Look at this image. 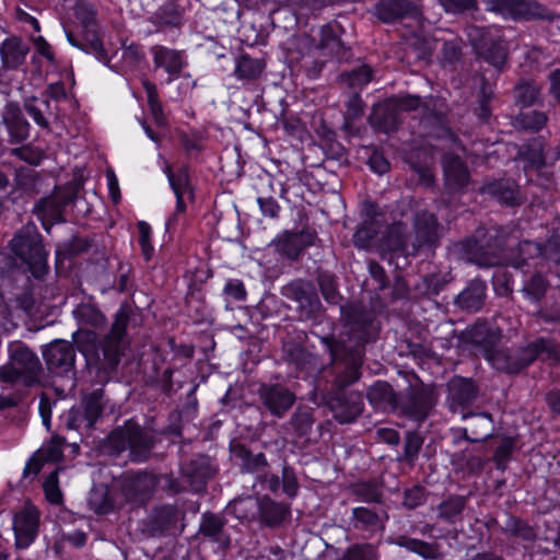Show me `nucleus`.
<instances>
[{"instance_id":"nucleus-1","label":"nucleus","mask_w":560,"mask_h":560,"mask_svg":"<svg viewBox=\"0 0 560 560\" xmlns=\"http://www.w3.org/2000/svg\"><path fill=\"white\" fill-rule=\"evenodd\" d=\"M365 219L353 235L354 245L359 248L376 247L381 254H394L398 256H410L417 253L420 245L433 243L438 237V223L432 214L422 212L415 219V230L418 244L409 245L405 240V226L395 223L389 226L386 233L376 240L381 220L375 215V207L372 203L364 205Z\"/></svg>"},{"instance_id":"nucleus-2","label":"nucleus","mask_w":560,"mask_h":560,"mask_svg":"<svg viewBox=\"0 0 560 560\" xmlns=\"http://www.w3.org/2000/svg\"><path fill=\"white\" fill-rule=\"evenodd\" d=\"M73 315L82 326L73 334V339L79 351L85 357L89 363L97 362L101 352L105 360L110 364L118 361L120 343L127 327V317L120 314L116 317L110 332L103 345L100 343L96 334L84 327H100L104 323L102 313L91 304H81L74 311Z\"/></svg>"},{"instance_id":"nucleus-3","label":"nucleus","mask_w":560,"mask_h":560,"mask_svg":"<svg viewBox=\"0 0 560 560\" xmlns=\"http://www.w3.org/2000/svg\"><path fill=\"white\" fill-rule=\"evenodd\" d=\"M339 34L340 26L337 23H328L312 28L307 35L294 38L289 49H294L302 56L313 55L316 58L328 57L340 61L347 59L348 52Z\"/></svg>"},{"instance_id":"nucleus-4","label":"nucleus","mask_w":560,"mask_h":560,"mask_svg":"<svg viewBox=\"0 0 560 560\" xmlns=\"http://www.w3.org/2000/svg\"><path fill=\"white\" fill-rule=\"evenodd\" d=\"M10 361L0 366V381L7 384L22 382L33 385L39 381L40 362L37 355L21 342L9 346Z\"/></svg>"},{"instance_id":"nucleus-5","label":"nucleus","mask_w":560,"mask_h":560,"mask_svg":"<svg viewBox=\"0 0 560 560\" xmlns=\"http://www.w3.org/2000/svg\"><path fill=\"white\" fill-rule=\"evenodd\" d=\"M560 360V350L550 340L539 339L529 345L516 359L505 351H497L489 358L493 368L508 373H516L535 359Z\"/></svg>"},{"instance_id":"nucleus-6","label":"nucleus","mask_w":560,"mask_h":560,"mask_svg":"<svg viewBox=\"0 0 560 560\" xmlns=\"http://www.w3.org/2000/svg\"><path fill=\"white\" fill-rule=\"evenodd\" d=\"M110 447L119 453L127 447L130 450V458L135 462L147 459L152 447V438L138 424L127 422L124 428L115 430L108 438Z\"/></svg>"},{"instance_id":"nucleus-7","label":"nucleus","mask_w":560,"mask_h":560,"mask_svg":"<svg viewBox=\"0 0 560 560\" xmlns=\"http://www.w3.org/2000/svg\"><path fill=\"white\" fill-rule=\"evenodd\" d=\"M11 248L36 276L46 265L47 253L40 240V235L33 225L25 226L11 241Z\"/></svg>"},{"instance_id":"nucleus-8","label":"nucleus","mask_w":560,"mask_h":560,"mask_svg":"<svg viewBox=\"0 0 560 560\" xmlns=\"http://www.w3.org/2000/svg\"><path fill=\"white\" fill-rule=\"evenodd\" d=\"M467 35L476 52L487 62L495 68H500L504 65L506 51L501 45L499 30H485L478 26H470L467 30Z\"/></svg>"},{"instance_id":"nucleus-9","label":"nucleus","mask_w":560,"mask_h":560,"mask_svg":"<svg viewBox=\"0 0 560 560\" xmlns=\"http://www.w3.org/2000/svg\"><path fill=\"white\" fill-rule=\"evenodd\" d=\"M420 105V98L417 96H406L400 98H390L376 105L371 115V122L376 128L388 132L393 130L398 122L396 112L412 110Z\"/></svg>"},{"instance_id":"nucleus-10","label":"nucleus","mask_w":560,"mask_h":560,"mask_svg":"<svg viewBox=\"0 0 560 560\" xmlns=\"http://www.w3.org/2000/svg\"><path fill=\"white\" fill-rule=\"evenodd\" d=\"M552 234L548 237L545 246L538 243L525 241L520 244V258L512 261L515 267H522L527 258L546 256L560 262V221L552 226Z\"/></svg>"},{"instance_id":"nucleus-11","label":"nucleus","mask_w":560,"mask_h":560,"mask_svg":"<svg viewBox=\"0 0 560 560\" xmlns=\"http://www.w3.org/2000/svg\"><path fill=\"white\" fill-rule=\"evenodd\" d=\"M43 355L52 373L62 375L72 371L75 353L70 342L56 340L43 351Z\"/></svg>"},{"instance_id":"nucleus-12","label":"nucleus","mask_w":560,"mask_h":560,"mask_svg":"<svg viewBox=\"0 0 560 560\" xmlns=\"http://www.w3.org/2000/svg\"><path fill=\"white\" fill-rule=\"evenodd\" d=\"M102 409V393L96 390L84 398L81 407L70 410L67 425L70 429L91 428L98 419Z\"/></svg>"},{"instance_id":"nucleus-13","label":"nucleus","mask_w":560,"mask_h":560,"mask_svg":"<svg viewBox=\"0 0 560 560\" xmlns=\"http://www.w3.org/2000/svg\"><path fill=\"white\" fill-rule=\"evenodd\" d=\"M38 529V512L34 506H25L15 514L13 530L19 548H27L35 539Z\"/></svg>"},{"instance_id":"nucleus-14","label":"nucleus","mask_w":560,"mask_h":560,"mask_svg":"<svg viewBox=\"0 0 560 560\" xmlns=\"http://www.w3.org/2000/svg\"><path fill=\"white\" fill-rule=\"evenodd\" d=\"M155 487V479L149 474L128 475L121 485V495L132 505L142 504Z\"/></svg>"},{"instance_id":"nucleus-15","label":"nucleus","mask_w":560,"mask_h":560,"mask_svg":"<svg viewBox=\"0 0 560 560\" xmlns=\"http://www.w3.org/2000/svg\"><path fill=\"white\" fill-rule=\"evenodd\" d=\"M259 397L264 406L276 417L281 418L294 404L295 396L281 385H262Z\"/></svg>"},{"instance_id":"nucleus-16","label":"nucleus","mask_w":560,"mask_h":560,"mask_svg":"<svg viewBox=\"0 0 560 560\" xmlns=\"http://www.w3.org/2000/svg\"><path fill=\"white\" fill-rule=\"evenodd\" d=\"M330 408L340 423H348L362 412L363 399L358 393L339 394L331 399Z\"/></svg>"},{"instance_id":"nucleus-17","label":"nucleus","mask_w":560,"mask_h":560,"mask_svg":"<svg viewBox=\"0 0 560 560\" xmlns=\"http://www.w3.org/2000/svg\"><path fill=\"white\" fill-rule=\"evenodd\" d=\"M151 51L155 68H161L168 74L167 83L179 75L185 66L184 58L179 51L160 45L152 47Z\"/></svg>"},{"instance_id":"nucleus-18","label":"nucleus","mask_w":560,"mask_h":560,"mask_svg":"<svg viewBox=\"0 0 560 560\" xmlns=\"http://www.w3.org/2000/svg\"><path fill=\"white\" fill-rule=\"evenodd\" d=\"M75 15L84 28V38L91 45L95 52L104 50L103 43L95 30V12L90 2H78L75 5Z\"/></svg>"},{"instance_id":"nucleus-19","label":"nucleus","mask_w":560,"mask_h":560,"mask_svg":"<svg viewBox=\"0 0 560 560\" xmlns=\"http://www.w3.org/2000/svg\"><path fill=\"white\" fill-rule=\"evenodd\" d=\"M61 447L62 440L60 438H52L28 460L24 468V476L36 475L40 470L43 462L59 460L62 454Z\"/></svg>"},{"instance_id":"nucleus-20","label":"nucleus","mask_w":560,"mask_h":560,"mask_svg":"<svg viewBox=\"0 0 560 560\" xmlns=\"http://www.w3.org/2000/svg\"><path fill=\"white\" fill-rule=\"evenodd\" d=\"M212 474L209 459L205 457L196 458L183 468V475L195 491L202 490Z\"/></svg>"},{"instance_id":"nucleus-21","label":"nucleus","mask_w":560,"mask_h":560,"mask_svg":"<svg viewBox=\"0 0 560 560\" xmlns=\"http://www.w3.org/2000/svg\"><path fill=\"white\" fill-rule=\"evenodd\" d=\"M446 185L451 189H459L468 182V172L457 156L446 155L443 161Z\"/></svg>"},{"instance_id":"nucleus-22","label":"nucleus","mask_w":560,"mask_h":560,"mask_svg":"<svg viewBox=\"0 0 560 560\" xmlns=\"http://www.w3.org/2000/svg\"><path fill=\"white\" fill-rule=\"evenodd\" d=\"M27 54V47L18 38L4 40L0 46V55L7 68H15L21 65Z\"/></svg>"},{"instance_id":"nucleus-23","label":"nucleus","mask_w":560,"mask_h":560,"mask_svg":"<svg viewBox=\"0 0 560 560\" xmlns=\"http://www.w3.org/2000/svg\"><path fill=\"white\" fill-rule=\"evenodd\" d=\"M170 185L176 196V212L185 211L184 199L191 196V189L188 185V175L185 170H179L176 174L167 172Z\"/></svg>"},{"instance_id":"nucleus-24","label":"nucleus","mask_w":560,"mask_h":560,"mask_svg":"<svg viewBox=\"0 0 560 560\" xmlns=\"http://www.w3.org/2000/svg\"><path fill=\"white\" fill-rule=\"evenodd\" d=\"M485 192L492 195L500 202L512 206L520 201L516 185L511 182H495L485 187Z\"/></svg>"},{"instance_id":"nucleus-25","label":"nucleus","mask_w":560,"mask_h":560,"mask_svg":"<svg viewBox=\"0 0 560 560\" xmlns=\"http://www.w3.org/2000/svg\"><path fill=\"white\" fill-rule=\"evenodd\" d=\"M485 294V283L474 282L458 295L457 303L460 307L468 311H477L482 304Z\"/></svg>"},{"instance_id":"nucleus-26","label":"nucleus","mask_w":560,"mask_h":560,"mask_svg":"<svg viewBox=\"0 0 560 560\" xmlns=\"http://www.w3.org/2000/svg\"><path fill=\"white\" fill-rule=\"evenodd\" d=\"M88 502L91 510L97 514L109 513L118 506V503L113 501L109 490L104 486L93 488Z\"/></svg>"},{"instance_id":"nucleus-27","label":"nucleus","mask_w":560,"mask_h":560,"mask_svg":"<svg viewBox=\"0 0 560 560\" xmlns=\"http://www.w3.org/2000/svg\"><path fill=\"white\" fill-rule=\"evenodd\" d=\"M222 528L223 521L219 516L213 514L203 515L200 524V533L218 542L221 547H226L229 539L222 533Z\"/></svg>"},{"instance_id":"nucleus-28","label":"nucleus","mask_w":560,"mask_h":560,"mask_svg":"<svg viewBox=\"0 0 560 560\" xmlns=\"http://www.w3.org/2000/svg\"><path fill=\"white\" fill-rule=\"evenodd\" d=\"M450 397L459 405L471 401L475 397V386L471 381L455 377L448 383Z\"/></svg>"},{"instance_id":"nucleus-29","label":"nucleus","mask_w":560,"mask_h":560,"mask_svg":"<svg viewBox=\"0 0 560 560\" xmlns=\"http://www.w3.org/2000/svg\"><path fill=\"white\" fill-rule=\"evenodd\" d=\"M489 11L501 14L504 19H518L524 16L526 19L536 16L528 14L527 8L534 2H490Z\"/></svg>"},{"instance_id":"nucleus-30","label":"nucleus","mask_w":560,"mask_h":560,"mask_svg":"<svg viewBox=\"0 0 560 560\" xmlns=\"http://www.w3.org/2000/svg\"><path fill=\"white\" fill-rule=\"evenodd\" d=\"M264 68L265 63L260 59L244 55L237 59L234 73L241 80H255L261 74Z\"/></svg>"},{"instance_id":"nucleus-31","label":"nucleus","mask_w":560,"mask_h":560,"mask_svg":"<svg viewBox=\"0 0 560 560\" xmlns=\"http://www.w3.org/2000/svg\"><path fill=\"white\" fill-rule=\"evenodd\" d=\"M303 236L299 233L284 232L276 240L277 249L290 258L299 255L303 247Z\"/></svg>"},{"instance_id":"nucleus-32","label":"nucleus","mask_w":560,"mask_h":560,"mask_svg":"<svg viewBox=\"0 0 560 560\" xmlns=\"http://www.w3.org/2000/svg\"><path fill=\"white\" fill-rule=\"evenodd\" d=\"M261 503L257 499L247 497L233 501L231 509L240 520H252L260 513Z\"/></svg>"},{"instance_id":"nucleus-33","label":"nucleus","mask_w":560,"mask_h":560,"mask_svg":"<svg viewBox=\"0 0 560 560\" xmlns=\"http://www.w3.org/2000/svg\"><path fill=\"white\" fill-rule=\"evenodd\" d=\"M142 84L148 96V104L153 120L158 126H164L166 124V118L163 114L161 103L159 102L156 86L147 80H144Z\"/></svg>"},{"instance_id":"nucleus-34","label":"nucleus","mask_w":560,"mask_h":560,"mask_svg":"<svg viewBox=\"0 0 560 560\" xmlns=\"http://www.w3.org/2000/svg\"><path fill=\"white\" fill-rule=\"evenodd\" d=\"M153 21L164 25H178L182 21V11L176 2H164L154 14Z\"/></svg>"},{"instance_id":"nucleus-35","label":"nucleus","mask_w":560,"mask_h":560,"mask_svg":"<svg viewBox=\"0 0 560 560\" xmlns=\"http://www.w3.org/2000/svg\"><path fill=\"white\" fill-rule=\"evenodd\" d=\"M288 510L284 505L272 501H264L260 505L261 517L270 525L280 523L285 518Z\"/></svg>"},{"instance_id":"nucleus-36","label":"nucleus","mask_w":560,"mask_h":560,"mask_svg":"<svg viewBox=\"0 0 560 560\" xmlns=\"http://www.w3.org/2000/svg\"><path fill=\"white\" fill-rule=\"evenodd\" d=\"M547 121V117L541 112H527V113H521L516 117V126L525 129V130H532L536 131L539 130L545 126Z\"/></svg>"},{"instance_id":"nucleus-37","label":"nucleus","mask_w":560,"mask_h":560,"mask_svg":"<svg viewBox=\"0 0 560 560\" xmlns=\"http://www.w3.org/2000/svg\"><path fill=\"white\" fill-rule=\"evenodd\" d=\"M396 544L427 559L436 557V549L432 545L418 539L400 538L396 541Z\"/></svg>"},{"instance_id":"nucleus-38","label":"nucleus","mask_w":560,"mask_h":560,"mask_svg":"<svg viewBox=\"0 0 560 560\" xmlns=\"http://www.w3.org/2000/svg\"><path fill=\"white\" fill-rule=\"evenodd\" d=\"M406 2H377L374 13L384 22H393L401 16V8Z\"/></svg>"},{"instance_id":"nucleus-39","label":"nucleus","mask_w":560,"mask_h":560,"mask_svg":"<svg viewBox=\"0 0 560 560\" xmlns=\"http://www.w3.org/2000/svg\"><path fill=\"white\" fill-rule=\"evenodd\" d=\"M539 95L538 88L533 83H521L515 88L516 102L522 106L534 104Z\"/></svg>"},{"instance_id":"nucleus-40","label":"nucleus","mask_w":560,"mask_h":560,"mask_svg":"<svg viewBox=\"0 0 560 560\" xmlns=\"http://www.w3.org/2000/svg\"><path fill=\"white\" fill-rule=\"evenodd\" d=\"M57 475L58 470L51 472L43 485L45 497L52 504H59L62 501V494L58 486Z\"/></svg>"},{"instance_id":"nucleus-41","label":"nucleus","mask_w":560,"mask_h":560,"mask_svg":"<svg viewBox=\"0 0 560 560\" xmlns=\"http://www.w3.org/2000/svg\"><path fill=\"white\" fill-rule=\"evenodd\" d=\"M345 80L351 88H361L372 80V70L368 66H362L345 75Z\"/></svg>"},{"instance_id":"nucleus-42","label":"nucleus","mask_w":560,"mask_h":560,"mask_svg":"<svg viewBox=\"0 0 560 560\" xmlns=\"http://www.w3.org/2000/svg\"><path fill=\"white\" fill-rule=\"evenodd\" d=\"M465 506V500L462 497L450 498L439 506L440 516L451 520L458 515Z\"/></svg>"},{"instance_id":"nucleus-43","label":"nucleus","mask_w":560,"mask_h":560,"mask_svg":"<svg viewBox=\"0 0 560 560\" xmlns=\"http://www.w3.org/2000/svg\"><path fill=\"white\" fill-rule=\"evenodd\" d=\"M547 289V282L540 275H535L524 287V292L532 301L540 300Z\"/></svg>"},{"instance_id":"nucleus-44","label":"nucleus","mask_w":560,"mask_h":560,"mask_svg":"<svg viewBox=\"0 0 560 560\" xmlns=\"http://www.w3.org/2000/svg\"><path fill=\"white\" fill-rule=\"evenodd\" d=\"M142 59L143 52L138 46L130 45L122 49L121 61L126 70L135 69Z\"/></svg>"},{"instance_id":"nucleus-45","label":"nucleus","mask_w":560,"mask_h":560,"mask_svg":"<svg viewBox=\"0 0 560 560\" xmlns=\"http://www.w3.org/2000/svg\"><path fill=\"white\" fill-rule=\"evenodd\" d=\"M392 396L390 387L385 382H377L368 390V398L372 404H380L389 400Z\"/></svg>"},{"instance_id":"nucleus-46","label":"nucleus","mask_w":560,"mask_h":560,"mask_svg":"<svg viewBox=\"0 0 560 560\" xmlns=\"http://www.w3.org/2000/svg\"><path fill=\"white\" fill-rule=\"evenodd\" d=\"M470 259L480 267H490L503 262L498 254H495L494 252H483L481 246L478 249H476Z\"/></svg>"},{"instance_id":"nucleus-47","label":"nucleus","mask_w":560,"mask_h":560,"mask_svg":"<svg viewBox=\"0 0 560 560\" xmlns=\"http://www.w3.org/2000/svg\"><path fill=\"white\" fill-rule=\"evenodd\" d=\"M138 231L142 254L147 259H150L153 254V246L150 243L151 228L147 222L141 221L138 223Z\"/></svg>"},{"instance_id":"nucleus-48","label":"nucleus","mask_w":560,"mask_h":560,"mask_svg":"<svg viewBox=\"0 0 560 560\" xmlns=\"http://www.w3.org/2000/svg\"><path fill=\"white\" fill-rule=\"evenodd\" d=\"M345 560H377V556L370 545L355 546L348 551Z\"/></svg>"},{"instance_id":"nucleus-49","label":"nucleus","mask_w":560,"mask_h":560,"mask_svg":"<svg viewBox=\"0 0 560 560\" xmlns=\"http://www.w3.org/2000/svg\"><path fill=\"white\" fill-rule=\"evenodd\" d=\"M224 294L234 301H244L246 290L243 282L238 279H230L224 285Z\"/></svg>"},{"instance_id":"nucleus-50","label":"nucleus","mask_w":560,"mask_h":560,"mask_svg":"<svg viewBox=\"0 0 560 560\" xmlns=\"http://www.w3.org/2000/svg\"><path fill=\"white\" fill-rule=\"evenodd\" d=\"M319 285L325 300L329 303L338 302V294L332 277L324 275L319 278Z\"/></svg>"},{"instance_id":"nucleus-51","label":"nucleus","mask_w":560,"mask_h":560,"mask_svg":"<svg viewBox=\"0 0 560 560\" xmlns=\"http://www.w3.org/2000/svg\"><path fill=\"white\" fill-rule=\"evenodd\" d=\"M258 205L262 214L270 218L278 217L280 206L273 198H258Z\"/></svg>"},{"instance_id":"nucleus-52","label":"nucleus","mask_w":560,"mask_h":560,"mask_svg":"<svg viewBox=\"0 0 560 560\" xmlns=\"http://www.w3.org/2000/svg\"><path fill=\"white\" fill-rule=\"evenodd\" d=\"M422 445V439L417 433H408L406 436L405 451L410 458L416 456Z\"/></svg>"},{"instance_id":"nucleus-53","label":"nucleus","mask_w":560,"mask_h":560,"mask_svg":"<svg viewBox=\"0 0 560 560\" xmlns=\"http://www.w3.org/2000/svg\"><path fill=\"white\" fill-rule=\"evenodd\" d=\"M371 170L377 174H384L388 171L389 164L387 160L380 153H373L369 159Z\"/></svg>"},{"instance_id":"nucleus-54","label":"nucleus","mask_w":560,"mask_h":560,"mask_svg":"<svg viewBox=\"0 0 560 560\" xmlns=\"http://www.w3.org/2000/svg\"><path fill=\"white\" fill-rule=\"evenodd\" d=\"M423 500V492L419 488L411 489L409 491H406L405 498H404V504L407 508H416L419 504H421Z\"/></svg>"},{"instance_id":"nucleus-55","label":"nucleus","mask_w":560,"mask_h":560,"mask_svg":"<svg viewBox=\"0 0 560 560\" xmlns=\"http://www.w3.org/2000/svg\"><path fill=\"white\" fill-rule=\"evenodd\" d=\"M513 447L514 441L511 438L504 439L495 452V459L499 463L504 462L510 456Z\"/></svg>"},{"instance_id":"nucleus-56","label":"nucleus","mask_w":560,"mask_h":560,"mask_svg":"<svg viewBox=\"0 0 560 560\" xmlns=\"http://www.w3.org/2000/svg\"><path fill=\"white\" fill-rule=\"evenodd\" d=\"M106 179H107V186L108 190L110 192V196L115 202L119 200V187H118V179L113 171H108L106 173Z\"/></svg>"},{"instance_id":"nucleus-57","label":"nucleus","mask_w":560,"mask_h":560,"mask_svg":"<svg viewBox=\"0 0 560 560\" xmlns=\"http://www.w3.org/2000/svg\"><path fill=\"white\" fill-rule=\"evenodd\" d=\"M292 421L295 425L299 427V430L304 432L312 424L311 416L308 412H295Z\"/></svg>"},{"instance_id":"nucleus-58","label":"nucleus","mask_w":560,"mask_h":560,"mask_svg":"<svg viewBox=\"0 0 560 560\" xmlns=\"http://www.w3.org/2000/svg\"><path fill=\"white\" fill-rule=\"evenodd\" d=\"M26 110H27L28 115L34 119V121L38 126H42V127H46L47 126V121H46L45 117L43 116V114H42L39 108L34 106L33 104H27L26 105Z\"/></svg>"},{"instance_id":"nucleus-59","label":"nucleus","mask_w":560,"mask_h":560,"mask_svg":"<svg viewBox=\"0 0 560 560\" xmlns=\"http://www.w3.org/2000/svg\"><path fill=\"white\" fill-rule=\"evenodd\" d=\"M34 44L37 48V51L43 55L44 57L48 58V59H52V55H51V51H50V46L49 44L42 37V36H38L34 39Z\"/></svg>"},{"instance_id":"nucleus-60","label":"nucleus","mask_w":560,"mask_h":560,"mask_svg":"<svg viewBox=\"0 0 560 560\" xmlns=\"http://www.w3.org/2000/svg\"><path fill=\"white\" fill-rule=\"evenodd\" d=\"M354 515L358 520L373 524L376 521V515L366 509L360 508L354 510Z\"/></svg>"},{"instance_id":"nucleus-61","label":"nucleus","mask_w":560,"mask_h":560,"mask_svg":"<svg viewBox=\"0 0 560 560\" xmlns=\"http://www.w3.org/2000/svg\"><path fill=\"white\" fill-rule=\"evenodd\" d=\"M378 435L382 440H384L388 444H397L399 441V436H398L397 432L392 429H380Z\"/></svg>"},{"instance_id":"nucleus-62","label":"nucleus","mask_w":560,"mask_h":560,"mask_svg":"<svg viewBox=\"0 0 560 560\" xmlns=\"http://www.w3.org/2000/svg\"><path fill=\"white\" fill-rule=\"evenodd\" d=\"M551 91L556 98L560 102V70L555 71L551 77Z\"/></svg>"},{"instance_id":"nucleus-63","label":"nucleus","mask_w":560,"mask_h":560,"mask_svg":"<svg viewBox=\"0 0 560 560\" xmlns=\"http://www.w3.org/2000/svg\"><path fill=\"white\" fill-rule=\"evenodd\" d=\"M528 160L534 166L537 167L541 166L545 163V158L540 145H538L537 150H535L533 154L528 156Z\"/></svg>"},{"instance_id":"nucleus-64","label":"nucleus","mask_w":560,"mask_h":560,"mask_svg":"<svg viewBox=\"0 0 560 560\" xmlns=\"http://www.w3.org/2000/svg\"><path fill=\"white\" fill-rule=\"evenodd\" d=\"M49 94L51 97L58 100L66 96V91L62 84L56 83L49 86Z\"/></svg>"}]
</instances>
